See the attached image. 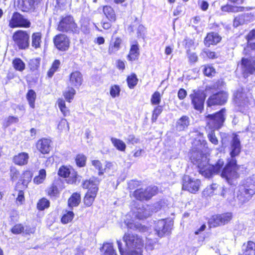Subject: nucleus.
I'll return each instance as SVG.
<instances>
[{
    "instance_id": "nucleus-1",
    "label": "nucleus",
    "mask_w": 255,
    "mask_h": 255,
    "mask_svg": "<svg viewBox=\"0 0 255 255\" xmlns=\"http://www.w3.org/2000/svg\"><path fill=\"white\" fill-rule=\"evenodd\" d=\"M194 143L198 146L197 150L192 152L191 160L194 164L197 165L200 173L205 177L209 178L214 174L220 173L224 165L223 160L219 159L213 165L209 164L207 155L201 151V149L207 147L206 141L200 136L198 140H195Z\"/></svg>"
},
{
    "instance_id": "nucleus-2",
    "label": "nucleus",
    "mask_w": 255,
    "mask_h": 255,
    "mask_svg": "<svg viewBox=\"0 0 255 255\" xmlns=\"http://www.w3.org/2000/svg\"><path fill=\"white\" fill-rule=\"evenodd\" d=\"M239 168V166L237 164L236 160L232 159L223 168L221 176L231 185L234 183V181L239 177L237 172Z\"/></svg>"
},
{
    "instance_id": "nucleus-3",
    "label": "nucleus",
    "mask_w": 255,
    "mask_h": 255,
    "mask_svg": "<svg viewBox=\"0 0 255 255\" xmlns=\"http://www.w3.org/2000/svg\"><path fill=\"white\" fill-rule=\"evenodd\" d=\"M226 110L222 109L219 112L213 115H208L205 117L207 126L211 129L220 128L225 120Z\"/></svg>"
},
{
    "instance_id": "nucleus-4",
    "label": "nucleus",
    "mask_w": 255,
    "mask_h": 255,
    "mask_svg": "<svg viewBox=\"0 0 255 255\" xmlns=\"http://www.w3.org/2000/svg\"><path fill=\"white\" fill-rule=\"evenodd\" d=\"M57 29L62 32H72L75 33L79 32L77 24L73 18L70 16L62 18L58 25Z\"/></svg>"
},
{
    "instance_id": "nucleus-5",
    "label": "nucleus",
    "mask_w": 255,
    "mask_h": 255,
    "mask_svg": "<svg viewBox=\"0 0 255 255\" xmlns=\"http://www.w3.org/2000/svg\"><path fill=\"white\" fill-rule=\"evenodd\" d=\"M173 222L171 220H160L155 223V231L158 237H163L170 234Z\"/></svg>"
},
{
    "instance_id": "nucleus-6",
    "label": "nucleus",
    "mask_w": 255,
    "mask_h": 255,
    "mask_svg": "<svg viewBox=\"0 0 255 255\" xmlns=\"http://www.w3.org/2000/svg\"><path fill=\"white\" fill-rule=\"evenodd\" d=\"M123 238L128 249H142L143 241L138 235L127 233L125 234Z\"/></svg>"
},
{
    "instance_id": "nucleus-7",
    "label": "nucleus",
    "mask_w": 255,
    "mask_h": 255,
    "mask_svg": "<svg viewBox=\"0 0 255 255\" xmlns=\"http://www.w3.org/2000/svg\"><path fill=\"white\" fill-rule=\"evenodd\" d=\"M160 209L159 204L158 203L153 205H145L141 208H139L134 213L135 217L139 219H146L151 215L153 212H157Z\"/></svg>"
},
{
    "instance_id": "nucleus-8",
    "label": "nucleus",
    "mask_w": 255,
    "mask_h": 255,
    "mask_svg": "<svg viewBox=\"0 0 255 255\" xmlns=\"http://www.w3.org/2000/svg\"><path fill=\"white\" fill-rule=\"evenodd\" d=\"M157 187H148L146 189H137L132 195L136 199L142 201L150 199L157 193Z\"/></svg>"
},
{
    "instance_id": "nucleus-9",
    "label": "nucleus",
    "mask_w": 255,
    "mask_h": 255,
    "mask_svg": "<svg viewBox=\"0 0 255 255\" xmlns=\"http://www.w3.org/2000/svg\"><path fill=\"white\" fill-rule=\"evenodd\" d=\"M28 34L25 31L18 30L13 35V39L19 49H25L29 46Z\"/></svg>"
},
{
    "instance_id": "nucleus-10",
    "label": "nucleus",
    "mask_w": 255,
    "mask_h": 255,
    "mask_svg": "<svg viewBox=\"0 0 255 255\" xmlns=\"http://www.w3.org/2000/svg\"><path fill=\"white\" fill-rule=\"evenodd\" d=\"M200 181L198 179L192 178L189 176H184L183 178L182 189L192 193H195L200 188Z\"/></svg>"
},
{
    "instance_id": "nucleus-11",
    "label": "nucleus",
    "mask_w": 255,
    "mask_h": 255,
    "mask_svg": "<svg viewBox=\"0 0 255 255\" xmlns=\"http://www.w3.org/2000/svg\"><path fill=\"white\" fill-rule=\"evenodd\" d=\"M30 22L18 12H14L9 21V26L11 28L17 27H29Z\"/></svg>"
},
{
    "instance_id": "nucleus-12",
    "label": "nucleus",
    "mask_w": 255,
    "mask_h": 255,
    "mask_svg": "<svg viewBox=\"0 0 255 255\" xmlns=\"http://www.w3.org/2000/svg\"><path fill=\"white\" fill-rule=\"evenodd\" d=\"M192 100V103L194 108L200 112H201L204 108V103L205 99V94L200 91L194 90L193 93L190 95Z\"/></svg>"
},
{
    "instance_id": "nucleus-13",
    "label": "nucleus",
    "mask_w": 255,
    "mask_h": 255,
    "mask_svg": "<svg viewBox=\"0 0 255 255\" xmlns=\"http://www.w3.org/2000/svg\"><path fill=\"white\" fill-rule=\"evenodd\" d=\"M228 94L226 92H219L211 96L207 101L208 107L222 105L226 103Z\"/></svg>"
},
{
    "instance_id": "nucleus-14",
    "label": "nucleus",
    "mask_w": 255,
    "mask_h": 255,
    "mask_svg": "<svg viewBox=\"0 0 255 255\" xmlns=\"http://www.w3.org/2000/svg\"><path fill=\"white\" fill-rule=\"evenodd\" d=\"M53 42L55 47L60 51H65L69 47V39L64 34H59L56 35L53 38Z\"/></svg>"
},
{
    "instance_id": "nucleus-15",
    "label": "nucleus",
    "mask_w": 255,
    "mask_h": 255,
    "mask_svg": "<svg viewBox=\"0 0 255 255\" xmlns=\"http://www.w3.org/2000/svg\"><path fill=\"white\" fill-rule=\"evenodd\" d=\"M241 68L244 76H248L249 74H253L255 72V59L253 58H243Z\"/></svg>"
},
{
    "instance_id": "nucleus-16",
    "label": "nucleus",
    "mask_w": 255,
    "mask_h": 255,
    "mask_svg": "<svg viewBox=\"0 0 255 255\" xmlns=\"http://www.w3.org/2000/svg\"><path fill=\"white\" fill-rule=\"evenodd\" d=\"M83 81V75L79 71H74L69 76V85L76 88H78L82 84Z\"/></svg>"
},
{
    "instance_id": "nucleus-17",
    "label": "nucleus",
    "mask_w": 255,
    "mask_h": 255,
    "mask_svg": "<svg viewBox=\"0 0 255 255\" xmlns=\"http://www.w3.org/2000/svg\"><path fill=\"white\" fill-rule=\"evenodd\" d=\"M51 140L47 138H42L36 143L37 149L42 154L49 152L50 150Z\"/></svg>"
},
{
    "instance_id": "nucleus-18",
    "label": "nucleus",
    "mask_w": 255,
    "mask_h": 255,
    "mask_svg": "<svg viewBox=\"0 0 255 255\" xmlns=\"http://www.w3.org/2000/svg\"><path fill=\"white\" fill-rule=\"evenodd\" d=\"M221 40V37L216 32L209 33L204 39L205 44L207 46L215 45L219 43Z\"/></svg>"
},
{
    "instance_id": "nucleus-19",
    "label": "nucleus",
    "mask_w": 255,
    "mask_h": 255,
    "mask_svg": "<svg viewBox=\"0 0 255 255\" xmlns=\"http://www.w3.org/2000/svg\"><path fill=\"white\" fill-rule=\"evenodd\" d=\"M241 151V144L237 135L233 137L231 143V156L233 157L239 154Z\"/></svg>"
},
{
    "instance_id": "nucleus-20",
    "label": "nucleus",
    "mask_w": 255,
    "mask_h": 255,
    "mask_svg": "<svg viewBox=\"0 0 255 255\" xmlns=\"http://www.w3.org/2000/svg\"><path fill=\"white\" fill-rule=\"evenodd\" d=\"M221 9L223 12L237 13L248 10L249 9L248 7L244 6H239L237 5L227 4L222 6Z\"/></svg>"
},
{
    "instance_id": "nucleus-21",
    "label": "nucleus",
    "mask_w": 255,
    "mask_h": 255,
    "mask_svg": "<svg viewBox=\"0 0 255 255\" xmlns=\"http://www.w3.org/2000/svg\"><path fill=\"white\" fill-rule=\"evenodd\" d=\"M35 0H18V6L21 10L28 11L34 8Z\"/></svg>"
},
{
    "instance_id": "nucleus-22",
    "label": "nucleus",
    "mask_w": 255,
    "mask_h": 255,
    "mask_svg": "<svg viewBox=\"0 0 255 255\" xmlns=\"http://www.w3.org/2000/svg\"><path fill=\"white\" fill-rule=\"evenodd\" d=\"M122 43V40L121 38L119 37L113 38L109 45V53L112 54L117 52L121 48Z\"/></svg>"
},
{
    "instance_id": "nucleus-23",
    "label": "nucleus",
    "mask_w": 255,
    "mask_h": 255,
    "mask_svg": "<svg viewBox=\"0 0 255 255\" xmlns=\"http://www.w3.org/2000/svg\"><path fill=\"white\" fill-rule=\"evenodd\" d=\"M99 183V180L95 177L91 178L89 180H85L83 183V187L85 189H88V191H92L94 189H96V192L98 191L97 185Z\"/></svg>"
},
{
    "instance_id": "nucleus-24",
    "label": "nucleus",
    "mask_w": 255,
    "mask_h": 255,
    "mask_svg": "<svg viewBox=\"0 0 255 255\" xmlns=\"http://www.w3.org/2000/svg\"><path fill=\"white\" fill-rule=\"evenodd\" d=\"M128 228L133 229L134 230H137L139 232H144L147 231V228L144 226H142L141 224L138 223H134L133 220L129 221L128 218L125 221Z\"/></svg>"
},
{
    "instance_id": "nucleus-25",
    "label": "nucleus",
    "mask_w": 255,
    "mask_h": 255,
    "mask_svg": "<svg viewBox=\"0 0 255 255\" xmlns=\"http://www.w3.org/2000/svg\"><path fill=\"white\" fill-rule=\"evenodd\" d=\"M100 252L102 255H117L112 243H104L100 248Z\"/></svg>"
},
{
    "instance_id": "nucleus-26",
    "label": "nucleus",
    "mask_w": 255,
    "mask_h": 255,
    "mask_svg": "<svg viewBox=\"0 0 255 255\" xmlns=\"http://www.w3.org/2000/svg\"><path fill=\"white\" fill-rule=\"evenodd\" d=\"M28 158V153L21 152L13 157V162L17 165H23L27 163Z\"/></svg>"
},
{
    "instance_id": "nucleus-27",
    "label": "nucleus",
    "mask_w": 255,
    "mask_h": 255,
    "mask_svg": "<svg viewBox=\"0 0 255 255\" xmlns=\"http://www.w3.org/2000/svg\"><path fill=\"white\" fill-rule=\"evenodd\" d=\"M246 39L247 40V47L245 51L246 52L247 48L255 50V30L250 31L246 35Z\"/></svg>"
},
{
    "instance_id": "nucleus-28",
    "label": "nucleus",
    "mask_w": 255,
    "mask_h": 255,
    "mask_svg": "<svg viewBox=\"0 0 255 255\" xmlns=\"http://www.w3.org/2000/svg\"><path fill=\"white\" fill-rule=\"evenodd\" d=\"M190 125V120L188 117L183 116L176 123V127L179 131L183 130Z\"/></svg>"
},
{
    "instance_id": "nucleus-29",
    "label": "nucleus",
    "mask_w": 255,
    "mask_h": 255,
    "mask_svg": "<svg viewBox=\"0 0 255 255\" xmlns=\"http://www.w3.org/2000/svg\"><path fill=\"white\" fill-rule=\"evenodd\" d=\"M97 192H96V189L95 188L92 191L87 192L84 199V204L87 206L89 207L92 205L97 195Z\"/></svg>"
},
{
    "instance_id": "nucleus-30",
    "label": "nucleus",
    "mask_w": 255,
    "mask_h": 255,
    "mask_svg": "<svg viewBox=\"0 0 255 255\" xmlns=\"http://www.w3.org/2000/svg\"><path fill=\"white\" fill-rule=\"evenodd\" d=\"M139 55V48L136 44L131 46L129 54L128 55V59L129 61H134L138 58Z\"/></svg>"
},
{
    "instance_id": "nucleus-31",
    "label": "nucleus",
    "mask_w": 255,
    "mask_h": 255,
    "mask_svg": "<svg viewBox=\"0 0 255 255\" xmlns=\"http://www.w3.org/2000/svg\"><path fill=\"white\" fill-rule=\"evenodd\" d=\"M81 201V196L78 193H73L68 201V206L71 208L78 206Z\"/></svg>"
},
{
    "instance_id": "nucleus-32",
    "label": "nucleus",
    "mask_w": 255,
    "mask_h": 255,
    "mask_svg": "<svg viewBox=\"0 0 255 255\" xmlns=\"http://www.w3.org/2000/svg\"><path fill=\"white\" fill-rule=\"evenodd\" d=\"M244 255H255V243L249 241L247 245H244Z\"/></svg>"
},
{
    "instance_id": "nucleus-33",
    "label": "nucleus",
    "mask_w": 255,
    "mask_h": 255,
    "mask_svg": "<svg viewBox=\"0 0 255 255\" xmlns=\"http://www.w3.org/2000/svg\"><path fill=\"white\" fill-rule=\"evenodd\" d=\"M111 141L113 146L117 150L121 151H125L127 146L123 140L115 137H111Z\"/></svg>"
},
{
    "instance_id": "nucleus-34",
    "label": "nucleus",
    "mask_w": 255,
    "mask_h": 255,
    "mask_svg": "<svg viewBox=\"0 0 255 255\" xmlns=\"http://www.w3.org/2000/svg\"><path fill=\"white\" fill-rule=\"evenodd\" d=\"M76 93V90L73 88V87H68L63 93V95L66 100L71 103V101L73 99L74 96Z\"/></svg>"
},
{
    "instance_id": "nucleus-35",
    "label": "nucleus",
    "mask_w": 255,
    "mask_h": 255,
    "mask_svg": "<svg viewBox=\"0 0 255 255\" xmlns=\"http://www.w3.org/2000/svg\"><path fill=\"white\" fill-rule=\"evenodd\" d=\"M31 45L34 48L40 47L41 41V34L39 32H35L32 34L31 36Z\"/></svg>"
},
{
    "instance_id": "nucleus-36",
    "label": "nucleus",
    "mask_w": 255,
    "mask_h": 255,
    "mask_svg": "<svg viewBox=\"0 0 255 255\" xmlns=\"http://www.w3.org/2000/svg\"><path fill=\"white\" fill-rule=\"evenodd\" d=\"M103 12L107 18L111 21H115L116 19L115 12L113 8L110 6H105L103 7Z\"/></svg>"
},
{
    "instance_id": "nucleus-37",
    "label": "nucleus",
    "mask_w": 255,
    "mask_h": 255,
    "mask_svg": "<svg viewBox=\"0 0 255 255\" xmlns=\"http://www.w3.org/2000/svg\"><path fill=\"white\" fill-rule=\"evenodd\" d=\"M36 97V95L35 92L32 90H29L26 94V99L28 102L30 107L32 109H34L35 107Z\"/></svg>"
},
{
    "instance_id": "nucleus-38",
    "label": "nucleus",
    "mask_w": 255,
    "mask_h": 255,
    "mask_svg": "<svg viewBox=\"0 0 255 255\" xmlns=\"http://www.w3.org/2000/svg\"><path fill=\"white\" fill-rule=\"evenodd\" d=\"M57 104L61 112L62 113L64 116H67L69 114V111L66 107L65 102L62 99H58Z\"/></svg>"
},
{
    "instance_id": "nucleus-39",
    "label": "nucleus",
    "mask_w": 255,
    "mask_h": 255,
    "mask_svg": "<svg viewBox=\"0 0 255 255\" xmlns=\"http://www.w3.org/2000/svg\"><path fill=\"white\" fill-rule=\"evenodd\" d=\"M65 178H66V182L69 184L75 183L78 178L77 173L74 169L71 170V172H70Z\"/></svg>"
},
{
    "instance_id": "nucleus-40",
    "label": "nucleus",
    "mask_w": 255,
    "mask_h": 255,
    "mask_svg": "<svg viewBox=\"0 0 255 255\" xmlns=\"http://www.w3.org/2000/svg\"><path fill=\"white\" fill-rule=\"evenodd\" d=\"M14 68L18 71H22L25 69V64L20 58H15L12 61Z\"/></svg>"
},
{
    "instance_id": "nucleus-41",
    "label": "nucleus",
    "mask_w": 255,
    "mask_h": 255,
    "mask_svg": "<svg viewBox=\"0 0 255 255\" xmlns=\"http://www.w3.org/2000/svg\"><path fill=\"white\" fill-rule=\"evenodd\" d=\"M161 95L158 92H155L151 96L150 99V102L152 105H159L161 102Z\"/></svg>"
},
{
    "instance_id": "nucleus-42",
    "label": "nucleus",
    "mask_w": 255,
    "mask_h": 255,
    "mask_svg": "<svg viewBox=\"0 0 255 255\" xmlns=\"http://www.w3.org/2000/svg\"><path fill=\"white\" fill-rule=\"evenodd\" d=\"M209 223L211 227H213L222 225L220 215L213 216L210 219Z\"/></svg>"
},
{
    "instance_id": "nucleus-43",
    "label": "nucleus",
    "mask_w": 255,
    "mask_h": 255,
    "mask_svg": "<svg viewBox=\"0 0 255 255\" xmlns=\"http://www.w3.org/2000/svg\"><path fill=\"white\" fill-rule=\"evenodd\" d=\"M58 129L60 131V132H67L69 131V124L66 119H62L60 121L58 125Z\"/></svg>"
},
{
    "instance_id": "nucleus-44",
    "label": "nucleus",
    "mask_w": 255,
    "mask_h": 255,
    "mask_svg": "<svg viewBox=\"0 0 255 255\" xmlns=\"http://www.w3.org/2000/svg\"><path fill=\"white\" fill-rule=\"evenodd\" d=\"M46 175V171L44 169H41L39 171V175L34 178V182L37 184L42 183L44 180Z\"/></svg>"
},
{
    "instance_id": "nucleus-45",
    "label": "nucleus",
    "mask_w": 255,
    "mask_h": 255,
    "mask_svg": "<svg viewBox=\"0 0 255 255\" xmlns=\"http://www.w3.org/2000/svg\"><path fill=\"white\" fill-rule=\"evenodd\" d=\"M74 216V214L72 211H66V213L64 214L61 218V222L63 224L70 222L73 219Z\"/></svg>"
},
{
    "instance_id": "nucleus-46",
    "label": "nucleus",
    "mask_w": 255,
    "mask_h": 255,
    "mask_svg": "<svg viewBox=\"0 0 255 255\" xmlns=\"http://www.w3.org/2000/svg\"><path fill=\"white\" fill-rule=\"evenodd\" d=\"M92 165L99 171V175H102L106 171V168L104 167L101 162L98 160L92 161Z\"/></svg>"
},
{
    "instance_id": "nucleus-47",
    "label": "nucleus",
    "mask_w": 255,
    "mask_h": 255,
    "mask_svg": "<svg viewBox=\"0 0 255 255\" xmlns=\"http://www.w3.org/2000/svg\"><path fill=\"white\" fill-rule=\"evenodd\" d=\"M138 79L135 74H131L127 78V82L129 88H133L137 84Z\"/></svg>"
},
{
    "instance_id": "nucleus-48",
    "label": "nucleus",
    "mask_w": 255,
    "mask_h": 255,
    "mask_svg": "<svg viewBox=\"0 0 255 255\" xmlns=\"http://www.w3.org/2000/svg\"><path fill=\"white\" fill-rule=\"evenodd\" d=\"M245 17H248V16L241 14L235 17L233 22L234 26L237 27L241 25L246 23L245 20Z\"/></svg>"
},
{
    "instance_id": "nucleus-49",
    "label": "nucleus",
    "mask_w": 255,
    "mask_h": 255,
    "mask_svg": "<svg viewBox=\"0 0 255 255\" xmlns=\"http://www.w3.org/2000/svg\"><path fill=\"white\" fill-rule=\"evenodd\" d=\"M60 64V62L59 60H55L49 70L48 71L47 75L48 77H51L54 73L57 71Z\"/></svg>"
},
{
    "instance_id": "nucleus-50",
    "label": "nucleus",
    "mask_w": 255,
    "mask_h": 255,
    "mask_svg": "<svg viewBox=\"0 0 255 255\" xmlns=\"http://www.w3.org/2000/svg\"><path fill=\"white\" fill-rule=\"evenodd\" d=\"M49 201L47 199L42 198L37 203V207L38 210H43L49 206Z\"/></svg>"
},
{
    "instance_id": "nucleus-51",
    "label": "nucleus",
    "mask_w": 255,
    "mask_h": 255,
    "mask_svg": "<svg viewBox=\"0 0 255 255\" xmlns=\"http://www.w3.org/2000/svg\"><path fill=\"white\" fill-rule=\"evenodd\" d=\"M71 170H74L72 168L63 166L61 167L58 171V175L63 178H65L67 175L71 172Z\"/></svg>"
},
{
    "instance_id": "nucleus-52",
    "label": "nucleus",
    "mask_w": 255,
    "mask_h": 255,
    "mask_svg": "<svg viewBox=\"0 0 255 255\" xmlns=\"http://www.w3.org/2000/svg\"><path fill=\"white\" fill-rule=\"evenodd\" d=\"M162 112V107L161 106L157 105L154 109L152 112V116L151 120L154 122L156 121L159 115Z\"/></svg>"
},
{
    "instance_id": "nucleus-53",
    "label": "nucleus",
    "mask_w": 255,
    "mask_h": 255,
    "mask_svg": "<svg viewBox=\"0 0 255 255\" xmlns=\"http://www.w3.org/2000/svg\"><path fill=\"white\" fill-rule=\"evenodd\" d=\"M121 89L118 85H115L111 86L110 88V95L112 98H114L120 96Z\"/></svg>"
},
{
    "instance_id": "nucleus-54",
    "label": "nucleus",
    "mask_w": 255,
    "mask_h": 255,
    "mask_svg": "<svg viewBox=\"0 0 255 255\" xmlns=\"http://www.w3.org/2000/svg\"><path fill=\"white\" fill-rule=\"evenodd\" d=\"M122 255H143L142 249L137 248L136 250L128 249Z\"/></svg>"
},
{
    "instance_id": "nucleus-55",
    "label": "nucleus",
    "mask_w": 255,
    "mask_h": 255,
    "mask_svg": "<svg viewBox=\"0 0 255 255\" xmlns=\"http://www.w3.org/2000/svg\"><path fill=\"white\" fill-rule=\"evenodd\" d=\"M203 71L204 74L208 77L212 76L215 73L214 68L210 65L204 66Z\"/></svg>"
},
{
    "instance_id": "nucleus-56",
    "label": "nucleus",
    "mask_w": 255,
    "mask_h": 255,
    "mask_svg": "<svg viewBox=\"0 0 255 255\" xmlns=\"http://www.w3.org/2000/svg\"><path fill=\"white\" fill-rule=\"evenodd\" d=\"M24 227L21 224H16L11 229V231L13 234H19L24 232Z\"/></svg>"
},
{
    "instance_id": "nucleus-57",
    "label": "nucleus",
    "mask_w": 255,
    "mask_h": 255,
    "mask_svg": "<svg viewBox=\"0 0 255 255\" xmlns=\"http://www.w3.org/2000/svg\"><path fill=\"white\" fill-rule=\"evenodd\" d=\"M86 157L82 154H79L76 158V164L80 167L84 166L86 163Z\"/></svg>"
},
{
    "instance_id": "nucleus-58",
    "label": "nucleus",
    "mask_w": 255,
    "mask_h": 255,
    "mask_svg": "<svg viewBox=\"0 0 255 255\" xmlns=\"http://www.w3.org/2000/svg\"><path fill=\"white\" fill-rule=\"evenodd\" d=\"M222 225L228 223L232 218V215L231 213L220 215Z\"/></svg>"
},
{
    "instance_id": "nucleus-59",
    "label": "nucleus",
    "mask_w": 255,
    "mask_h": 255,
    "mask_svg": "<svg viewBox=\"0 0 255 255\" xmlns=\"http://www.w3.org/2000/svg\"><path fill=\"white\" fill-rule=\"evenodd\" d=\"M243 193L246 196V200H250L252 196L255 194V190L252 188H244L242 190Z\"/></svg>"
},
{
    "instance_id": "nucleus-60",
    "label": "nucleus",
    "mask_w": 255,
    "mask_h": 255,
    "mask_svg": "<svg viewBox=\"0 0 255 255\" xmlns=\"http://www.w3.org/2000/svg\"><path fill=\"white\" fill-rule=\"evenodd\" d=\"M208 138L213 144L217 145L218 143V139L215 134L214 130H212L208 134Z\"/></svg>"
},
{
    "instance_id": "nucleus-61",
    "label": "nucleus",
    "mask_w": 255,
    "mask_h": 255,
    "mask_svg": "<svg viewBox=\"0 0 255 255\" xmlns=\"http://www.w3.org/2000/svg\"><path fill=\"white\" fill-rule=\"evenodd\" d=\"M237 199L239 201V204L241 205H243L244 203L249 201L250 200H246V196H245V194L243 193L242 191L240 192V193L238 195Z\"/></svg>"
},
{
    "instance_id": "nucleus-62",
    "label": "nucleus",
    "mask_w": 255,
    "mask_h": 255,
    "mask_svg": "<svg viewBox=\"0 0 255 255\" xmlns=\"http://www.w3.org/2000/svg\"><path fill=\"white\" fill-rule=\"evenodd\" d=\"M146 240L145 248L147 250L152 251L154 249L155 242L149 238H147Z\"/></svg>"
},
{
    "instance_id": "nucleus-63",
    "label": "nucleus",
    "mask_w": 255,
    "mask_h": 255,
    "mask_svg": "<svg viewBox=\"0 0 255 255\" xmlns=\"http://www.w3.org/2000/svg\"><path fill=\"white\" fill-rule=\"evenodd\" d=\"M128 143H131L134 144L139 142V139L136 138L133 134H130L128 136L126 139Z\"/></svg>"
},
{
    "instance_id": "nucleus-64",
    "label": "nucleus",
    "mask_w": 255,
    "mask_h": 255,
    "mask_svg": "<svg viewBox=\"0 0 255 255\" xmlns=\"http://www.w3.org/2000/svg\"><path fill=\"white\" fill-rule=\"evenodd\" d=\"M203 195L205 197H208L212 196L214 194L213 189H212V187L208 186L205 189H204L202 192Z\"/></svg>"
}]
</instances>
